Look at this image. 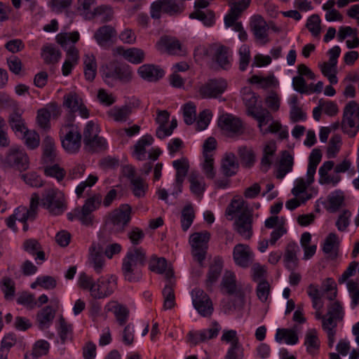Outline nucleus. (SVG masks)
<instances>
[{
  "label": "nucleus",
  "mask_w": 359,
  "mask_h": 359,
  "mask_svg": "<svg viewBox=\"0 0 359 359\" xmlns=\"http://www.w3.org/2000/svg\"><path fill=\"white\" fill-rule=\"evenodd\" d=\"M221 285L229 294H233L235 299L231 304L229 302L223 305L225 313H229L232 310L241 309L245 304V294L241 287L236 283L235 274L229 271L224 273Z\"/></svg>",
  "instance_id": "f257e3e1"
},
{
  "label": "nucleus",
  "mask_w": 359,
  "mask_h": 359,
  "mask_svg": "<svg viewBox=\"0 0 359 359\" xmlns=\"http://www.w3.org/2000/svg\"><path fill=\"white\" fill-rule=\"evenodd\" d=\"M100 72L104 81L111 86L113 85L114 81L127 83L133 79V72L130 67L126 65L110 62L101 66Z\"/></svg>",
  "instance_id": "f03ea898"
},
{
  "label": "nucleus",
  "mask_w": 359,
  "mask_h": 359,
  "mask_svg": "<svg viewBox=\"0 0 359 359\" xmlns=\"http://www.w3.org/2000/svg\"><path fill=\"white\" fill-rule=\"evenodd\" d=\"M39 199V196L37 194H33L31 198L29 208L27 209L24 206H20L16 208L14 211V213L11 215L8 218H7V226L13 231H16L17 228L15 225V222L16 220H18L23 223V230L27 231L28 230V224H27V221L28 219H34L37 213Z\"/></svg>",
  "instance_id": "7ed1b4c3"
},
{
  "label": "nucleus",
  "mask_w": 359,
  "mask_h": 359,
  "mask_svg": "<svg viewBox=\"0 0 359 359\" xmlns=\"http://www.w3.org/2000/svg\"><path fill=\"white\" fill-rule=\"evenodd\" d=\"M131 212L132 209L129 205H121L108 214L105 225L114 233L123 232L131 219Z\"/></svg>",
  "instance_id": "20e7f679"
},
{
  "label": "nucleus",
  "mask_w": 359,
  "mask_h": 359,
  "mask_svg": "<svg viewBox=\"0 0 359 359\" xmlns=\"http://www.w3.org/2000/svg\"><path fill=\"white\" fill-rule=\"evenodd\" d=\"M41 205L53 215H61L67 209V202L64 194L55 189L45 191L41 198Z\"/></svg>",
  "instance_id": "39448f33"
},
{
  "label": "nucleus",
  "mask_w": 359,
  "mask_h": 359,
  "mask_svg": "<svg viewBox=\"0 0 359 359\" xmlns=\"http://www.w3.org/2000/svg\"><path fill=\"white\" fill-rule=\"evenodd\" d=\"M99 127L93 121H89L83 130V143L86 149L90 152L105 150L107 143L104 138L98 135Z\"/></svg>",
  "instance_id": "423d86ee"
},
{
  "label": "nucleus",
  "mask_w": 359,
  "mask_h": 359,
  "mask_svg": "<svg viewBox=\"0 0 359 359\" xmlns=\"http://www.w3.org/2000/svg\"><path fill=\"white\" fill-rule=\"evenodd\" d=\"M101 203L102 196L99 194L87 198L81 208H76V219L86 227L93 226L95 216L93 212L100 208Z\"/></svg>",
  "instance_id": "0eeeda50"
},
{
  "label": "nucleus",
  "mask_w": 359,
  "mask_h": 359,
  "mask_svg": "<svg viewBox=\"0 0 359 359\" xmlns=\"http://www.w3.org/2000/svg\"><path fill=\"white\" fill-rule=\"evenodd\" d=\"M63 148L69 153H75L81 147V135L76 127L71 122L65 125L61 129Z\"/></svg>",
  "instance_id": "6e6552de"
},
{
  "label": "nucleus",
  "mask_w": 359,
  "mask_h": 359,
  "mask_svg": "<svg viewBox=\"0 0 359 359\" xmlns=\"http://www.w3.org/2000/svg\"><path fill=\"white\" fill-rule=\"evenodd\" d=\"M3 162L6 165L20 171L26 170L29 165L27 154L18 148L10 149Z\"/></svg>",
  "instance_id": "1a4fd4ad"
},
{
  "label": "nucleus",
  "mask_w": 359,
  "mask_h": 359,
  "mask_svg": "<svg viewBox=\"0 0 359 359\" xmlns=\"http://www.w3.org/2000/svg\"><path fill=\"white\" fill-rule=\"evenodd\" d=\"M191 296L193 305L197 311L203 317L211 316L213 306L209 296L200 289L192 290Z\"/></svg>",
  "instance_id": "9d476101"
},
{
  "label": "nucleus",
  "mask_w": 359,
  "mask_h": 359,
  "mask_svg": "<svg viewBox=\"0 0 359 359\" xmlns=\"http://www.w3.org/2000/svg\"><path fill=\"white\" fill-rule=\"evenodd\" d=\"M235 231L243 238L249 240L252 236V214L250 210H244L234 222Z\"/></svg>",
  "instance_id": "9b49d317"
},
{
  "label": "nucleus",
  "mask_w": 359,
  "mask_h": 359,
  "mask_svg": "<svg viewBox=\"0 0 359 359\" xmlns=\"http://www.w3.org/2000/svg\"><path fill=\"white\" fill-rule=\"evenodd\" d=\"M227 87L224 79H212L201 86L199 94L203 98H216L222 95Z\"/></svg>",
  "instance_id": "f8f14e48"
},
{
  "label": "nucleus",
  "mask_w": 359,
  "mask_h": 359,
  "mask_svg": "<svg viewBox=\"0 0 359 359\" xmlns=\"http://www.w3.org/2000/svg\"><path fill=\"white\" fill-rule=\"evenodd\" d=\"M88 261L97 273H100L104 265L103 245L99 242H93L89 248Z\"/></svg>",
  "instance_id": "ddd939ff"
},
{
  "label": "nucleus",
  "mask_w": 359,
  "mask_h": 359,
  "mask_svg": "<svg viewBox=\"0 0 359 359\" xmlns=\"http://www.w3.org/2000/svg\"><path fill=\"white\" fill-rule=\"evenodd\" d=\"M172 166L176 170V191H173L172 194L174 196H177L178 194L181 193L182 191V184L188 173L189 164L188 160L186 158H182L180 159L174 161L172 162Z\"/></svg>",
  "instance_id": "4468645a"
},
{
  "label": "nucleus",
  "mask_w": 359,
  "mask_h": 359,
  "mask_svg": "<svg viewBox=\"0 0 359 359\" xmlns=\"http://www.w3.org/2000/svg\"><path fill=\"white\" fill-rule=\"evenodd\" d=\"M233 257L237 265L247 268L252 262L253 253L248 245L237 244L233 248Z\"/></svg>",
  "instance_id": "2eb2a0df"
},
{
  "label": "nucleus",
  "mask_w": 359,
  "mask_h": 359,
  "mask_svg": "<svg viewBox=\"0 0 359 359\" xmlns=\"http://www.w3.org/2000/svg\"><path fill=\"white\" fill-rule=\"evenodd\" d=\"M116 36V31L112 26L100 27L94 34L97 43L104 48H109L113 44V39Z\"/></svg>",
  "instance_id": "dca6fc26"
},
{
  "label": "nucleus",
  "mask_w": 359,
  "mask_h": 359,
  "mask_svg": "<svg viewBox=\"0 0 359 359\" xmlns=\"http://www.w3.org/2000/svg\"><path fill=\"white\" fill-rule=\"evenodd\" d=\"M251 29L260 44H266L268 41V26L266 21L260 15H255L250 22Z\"/></svg>",
  "instance_id": "f3484780"
},
{
  "label": "nucleus",
  "mask_w": 359,
  "mask_h": 359,
  "mask_svg": "<svg viewBox=\"0 0 359 359\" xmlns=\"http://www.w3.org/2000/svg\"><path fill=\"white\" fill-rule=\"evenodd\" d=\"M115 284V279L113 280L110 279H98L97 282L95 283L93 288H90V295L94 299L105 298L113 293Z\"/></svg>",
  "instance_id": "a211bd4d"
},
{
  "label": "nucleus",
  "mask_w": 359,
  "mask_h": 359,
  "mask_svg": "<svg viewBox=\"0 0 359 359\" xmlns=\"http://www.w3.org/2000/svg\"><path fill=\"white\" fill-rule=\"evenodd\" d=\"M219 126L226 132L241 134L243 132L242 121L231 114H224L219 118Z\"/></svg>",
  "instance_id": "6ab92c4d"
},
{
  "label": "nucleus",
  "mask_w": 359,
  "mask_h": 359,
  "mask_svg": "<svg viewBox=\"0 0 359 359\" xmlns=\"http://www.w3.org/2000/svg\"><path fill=\"white\" fill-rule=\"evenodd\" d=\"M140 76L149 82H156L164 75V71L159 67L151 64H145L138 68Z\"/></svg>",
  "instance_id": "aec40b11"
},
{
  "label": "nucleus",
  "mask_w": 359,
  "mask_h": 359,
  "mask_svg": "<svg viewBox=\"0 0 359 359\" xmlns=\"http://www.w3.org/2000/svg\"><path fill=\"white\" fill-rule=\"evenodd\" d=\"M149 268L151 271L164 274L167 280H171L174 277L172 269L168 267L167 261L163 257L153 256L149 260Z\"/></svg>",
  "instance_id": "412c9836"
},
{
  "label": "nucleus",
  "mask_w": 359,
  "mask_h": 359,
  "mask_svg": "<svg viewBox=\"0 0 359 359\" xmlns=\"http://www.w3.org/2000/svg\"><path fill=\"white\" fill-rule=\"evenodd\" d=\"M156 48L161 52H166L170 55L179 54L181 51L180 42L174 38L167 36H162L156 43Z\"/></svg>",
  "instance_id": "4be33fe9"
},
{
  "label": "nucleus",
  "mask_w": 359,
  "mask_h": 359,
  "mask_svg": "<svg viewBox=\"0 0 359 359\" xmlns=\"http://www.w3.org/2000/svg\"><path fill=\"white\" fill-rule=\"evenodd\" d=\"M213 59L218 65L224 69H227L231 65V53L229 48L224 45H214Z\"/></svg>",
  "instance_id": "5701e85b"
},
{
  "label": "nucleus",
  "mask_w": 359,
  "mask_h": 359,
  "mask_svg": "<svg viewBox=\"0 0 359 359\" xmlns=\"http://www.w3.org/2000/svg\"><path fill=\"white\" fill-rule=\"evenodd\" d=\"M250 1L251 0H241L231 4L229 13L224 18L226 27H229V25L238 20L241 13L249 6Z\"/></svg>",
  "instance_id": "b1692460"
},
{
  "label": "nucleus",
  "mask_w": 359,
  "mask_h": 359,
  "mask_svg": "<svg viewBox=\"0 0 359 359\" xmlns=\"http://www.w3.org/2000/svg\"><path fill=\"white\" fill-rule=\"evenodd\" d=\"M190 183L191 192L198 198L201 199L205 190L204 178L198 172L192 171L188 177Z\"/></svg>",
  "instance_id": "393cba45"
},
{
  "label": "nucleus",
  "mask_w": 359,
  "mask_h": 359,
  "mask_svg": "<svg viewBox=\"0 0 359 359\" xmlns=\"http://www.w3.org/2000/svg\"><path fill=\"white\" fill-rule=\"evenodd\" d=\"M128 257H124L122 263V273L126 280L128 282H136L139 280L142 276L140 268L135 266V264L130 262Z\"/></svg>",
  "instance_id": "a878e982"
},
{
  "label": "nucleus",
  "mask_w": 359,
  "mask_h": 359,
  "mask_svg": "<svg viewBox=\"0 0 359 359\" xmlns=\"http://www.w3.org/2000/svg\"><path fill=\"white\" fill-rule=\"evenodd\" d=\"M359 109L358 103L354 101H350L347 103L344 109L343 118L341 121V128L344 131H346V126L349 128H353L355 126V123L353 118V116Z\"/></svg>",
  "instance_id": "bb28decb"
},
{
  "label": "nucleus",
  "mask_w": 359,
  "mask_h": 359,
  "mask_svg": "<svg viewBox=\"0 0 359 359\" xmlns=\"http://www.w3.org/2000/svg\"><path fill=\"white\" fill-rule=\"evenodd\" d=\"M55 310L50 306H46L36 314V321L41 330H44L50 325L55 316Z\"/></svg>",
  "instance_id": "cd10ccee"
},
{
  "label": "nucleus",
  "mask_w": 359,
  "mask_h": 359,
  "mask_svg": "<svg viewBox=\"0 0 359 359\" xmlns=\"http://www.w3.org/2000/svg\"><path fill=\"white\" fill-rule=\"evenodd\" d=\"M239 168L236 157L233 153H228L222 159L221 170L226 177H231L236 174Z\"/></svg>",
  "instance_id": "c85d7f7f"
},
{
  "label": "nucleus",
  "mask_w": 359,
  "mask_h": 359,
  "mask_svg": "<svg viewBox=\"0 0 359 359\" xmlns=\"http://www.w3.org/2000/svg\"><path fill=\"white\" fill-rule=\"evenodd\" d=\"M81 98L76 93H69L64 96L63 106L69 109V121L72 122L74 118V114L78 111L82 104Z\"/></svg>",
  "instance_id": "c756f323"
},
{
  "label": "nucleus",
  "mask_w": 359,
  "mask_h": 359,
  "mask_svg": "<svg viewBox=\"0 0 359 359\" xmlns=\"http://www.w3.org/2000/svg\"><path fill=\"white\" fill-rule=\"evenodd\" d=\"M320 341L315 329L309 330L305 334L304 346L308 353L315 355L318 353Z\"/></svg>",
  "instance_id": "7c9ffc66"
},
{
  "label": "nucleus",
  "mask_w": 359,
  "mask_h": 359,
  "mask_svg": "<svg viewBox=\"0 0 359 359\" xmlns=\"http://www.w3.org/2000/svg\"><path fill=\"white\" fill-rule=\"evenodd\" d=\"M321 158V151L319 149H313L309 157V165L306 174L309 184H311L314 181V175Z\"/></svg>",
  "instance_id": "2f4dec72"
},
{
  "label": "nucleus",
  "mask_w": 359,
  "mask_h": 359,
  "mask_svg": "<svg viewBox=\"0 0 359 359\" xmlns=\"http://www.w3.org/2000/svg\"><path fill=\"white\" fill-rule=\"evenodd\" d=\"M253 117L258 122V128L261 133L263 135V130L266 128L264 126L268 124L270 121H273V118L269 110L262 106L257 108L256 111L252 112L250 115Z\"/></svg>",
  "instance_id": "473e14b6"
},
{
  "label": "nucleus",
  "mask_w": 359,
  "mask_h": 359,
  "mask_svg": "<svg viewBox=\"0 0 359 359\" xmlns=\"http://www.w3.org/2000/svg\"><path fill=\"white\" fill-rule=\"evenodd\" d=\"M292 165L293 157L287 151H283L277 170L276 177L282 180L287 173L292 170Z\"/></svg>",
  "instance_id": "72a5a7b5"
},
{
  "label": "nucleus",
  "mask_w": 359,
  "mask_h": 359,
  "mask_svg": "<svg viewBox=\"0 0 359 359\" xmlns=\"http://www.w3.org/2000/svg\"><path fill=\"white\" fill-rule=\"evenodd\" d=\"M62 55L60 50L53 45L48 44L42 48L41 57L47 65H55L60 59Z\"/></svg>",
  "instance_id": "f704fd0d"
},
{
  "label": "nucleus",
  "mask_w": 359,
  "mask_h": 359,
  "mask_svg": "<svg viewBox=\"0 0 359 359\" xmlns=\"http://www.w3.org/2000/svg\"><path fill=\"white\" fill-rule=\"evenodd\" d=\"M43 158L45 163H48L55 161L56 157L55 146L53 140L46 136L43 141Z\"/></svg>",
  "instance_id": "c9c22d12"
},
{
  "label": "nucleus",
  "mask_w": 359,
  "mask_h": 359,
  "mask_svg": "<svg viewBox=\"0 0 359 359\" xmlns=\"http://www.w3.org/2000/svg\"><path fill=\"white\" fill-rule=\"evenodd\" d=\"M153 137L151 135H144L137 141L134 146L133 155L138 161H142L145 158L146 147L149 146L153 142Z\"/></svg>",
  "instance_id": "e433bc0d"
},
{
  "label": "nucleus",
  "mask_w": 359,
  "mask_h": 359,
  "mask_svg": "<svg viewBox=\"0 0 359 359\" xmlns=\"http://www.w3.org/2000/svg\"><path fill=\"white\" fill-rule=\"evenodd\" d=\"M222 270V262L219 259H215L214 263L210 266L206 280V286L211 289L212 285L217 280Z\"/></svg>",
  "instance_id": "4c0bfd02"
},
{
  "label": "nucleus",
  "mask_w": 359,
  "mask_h": 359,
  "mask_svg": "<svg viewBox=\"0 0 359 359\" xmlns=\"http://www.w3.org/2000/svg\"><path fill=\"white\" fill-rule=\"evenodd\" d=\"M23 249L32 255H36L37 259L41 261L45 260V253L37 240L33 238L25 240L23 243Z\"/></svg>",
  "instance_id": "58836bf2"
},
{
  "label": "nucleus",
  "mask_w": 359,
  "mask_h": 359,
  "mask_svg": "<svg viewBox=\"0 0 359 359\" xmlns=\"http://www.w3.org/2000/svg\"><path fill=\"white\" fill-rule=\"evenodd\" d=\"M298 339V336L293 330L278 328L276 331V340L278 342H281L284 340L286 344L294 345L297 343Z\"/></svg>",
  "instance_id": "ea45409f"
},
{
  "label": "nucleus",
  "mask_w": 359,
  "mask_h": 359,
  "mask_svg": "<svg viewBox=\"0 0 359 359\" xmlns=\"http://www.w3.org/2000/svg\"><path fill=\"white\" fill-rule=\"evenodd\" d=\"M299 249L298 245L295 243H290L287 245L284 261L286 267L293 269L297 264V251Z\"/></svg>",
  "instance_id": "a19ab883"
},
{
  "label": "nucleus",
  "mask_w": 359,
  "mask_h": 359,
  "mask_svg": "<svg viewBox=\"0 0 359 359\" xmlns=\"http://www.w3.org/2000/svg\"><path fill=\"white\" fill-rule=\"evenodd\" d=\"M210 238V234L207 231L192 233L189 238L191 248H208Z\"/></svg>",
  "instance_id": "79ce46f5"
},
{
  "label": "nucleus",
  "mask_w": 359,
  "mask_h": 359,
  "mask_svg": "<svg viewBox=\"0 0 359 359\" xmlns=\"http://www.w3.org/2000/svg\"><path fill=\"white\" fill-rule=\"evenodd\" d=\"M195 218V212L191 203L186 205L182 210L181 225L184 231H187L191 226Z\"/></svg>",
  "instance_id": "37998d69"
},
{
  "label": "nucleus",
  "mask_w": 359,
  "mask_h": 359,
  "mask_svg": "<svg viewBox=\"0 0 359 359\" xmlns=\"http://www.w3.org/2000/svg\"><path fill=\"white\" fill-rule=\"evenodd\" d=\"M132 107L124 105L121 107H115L108 113L109 116L116 121H126L132 112Z\"/></svg>",
  "instance_id": "c03bdc74"
},
{
  "label": "nucleus",
  "mask_w": 359,
  "mask_h": 359,
  "mask_svg": "<svg viewBox=\"0 0 359 359\" xmlns=\"http://www.w3.org/2000/svg\"><path fill=\"white\" fill-rule=\"evenodd\" d=\"M168 283L163 290V295L164 297L163 309H171L175 305V297L172 285L174 283L171 280H168Z\"/></svg>",
  "instance_id": "a18cd8bd"
},
{
  "label": "nucleus",
  "mask_w": 359,
  "mask_h": 359,
  "mask_svg": "<svg viewBox=\"0 0 359 359\" xmlns=\"http://www.w3.org/2000/svg\"><path fill=\"white\" fill-rule=\"evenodd\" d=\"M238 156L242 165L245 168H250L255 162V155L252 149L247 147H241L238 150Z\"/></svg>",
  "instance_id": "49530a36"
},
{
  "label": "nucleus",
  "mask_w": 359,
  "mask_h": 359,
  "mask_svg": "<svg viewBox=\"0 0 359 359\" xmlns=\"http://www.w3.org/2000/svg\"><path fill=\"white\" fill-rule=\"evenodd\" d=\"M1 289L7 301L13 299L15 294V287L14 281L9 277L5 276L1 280Z\"/></svg>",
  "instance_id": "de8ad7c7"
},
{
  "label": "nucleus",
  "mask_w": 359,
  "mask_h": 359,
  "mask_svg": "<svg viewBox=\"0 0 359 359\" xmlns=\"http://www.w3.org/2000/svg\"><path fill=\"white\" fill-rule=\"evenodd\" d=\"M189 17L202 21L206 26H211L215 23V14L212 11H203L196 9L190 14Z\"/></svg>",
  "instance_id": "09e8293b"
},
{
  "label": "nucleus",
  "mask_w": 359,
  "mask_h": 359,
  "mask_svg": "<svg viewBox=\"0 0 359 359\" xmlns=\"http://www.w3.org/2000/svg\"><path fill=\"white\" fill-rule=\"evenodd\" d=\"M245 201L243 198H233L230 205L226 210V215L228 217V219L231 220L233 219V215L236 214H241L244 210H249L248 208H244Z\"/></svg>",
  "instance_id": "8fccbe9b"
},
{
  "label": "nucleus",
  "mask_w": 359,
  "mask_h": 359,
  "mask_svg": "<svg viewBox=\"0 0 359 359\" xmlns=\"http://www.w3.org/2000/svg\"><path fill=\"white\" fill-rule=\"evenodd\" d=\"M125 257H128L129 260L140 269L144 265L146 262V255L142 248H134L129 250Z\"/></svg>",
  "instance_id": "3c124183"
},
{
  "label": "nucleus",
  "mask_w": 359,
  "mask_h": 359,
  "mask_svg": "<svg viewBox=\"0 0 359 359\" xmlns=\"http://www.w3.org/2000/svg\"><path fill=\"white\" fill-rule=\"evenodd\" d=\"M243 101L247 108V113L250 116L252 112L256 111L257 107L256 104L257 102V96L250 89L244 91L243 95Z\"/></svg>",
  "instance_id": "603ef678"
},
{
  "label": "nucleus",
  "mask_w": 359,
  "mask_h": 359,
  "mask_svg": "<svg viewBox=\"0 0 359 359\" xmlns=\"http://www.w3.org/2000/svg\"><path fill=\"white\" fill-rule=\"evenodd\" d=\"M8 123L15 133L20 132L22 133L27 130L24 120L18 112H13L9 116Z\"/></svg>",
  "instance_id": "864d4df0"
},
{
  "label": "nucleus",
  "mask_w": 359,
  "mask_h": 359,
  "mask_svg": "<svg viewBox=\"0 0 359 359\" xmlns=\"http://www.w3.org/2000/svg\"><path fill=\"white\" fill-rule=\"evenodd\" d=\"M125 59L133 64H140L144 60L145 54L143 50L137 48H130L126 50Z\"/></svg>",
  "instance_id": "5fc2aeb1"
},
{
  "label": "nucleus",
  "mask_w": 359,
  "mask_h": 359,
  "mask_svg": "<svg viewBox=\"0 0 359 359\" xmlns=\"http://www.w3.org/2000/svg\"><path fill=\"white\" fill-rule=\"evenodd\" d=\"M131 190L133 194L137 197H143L147 189V185L145 181L140 177H137L130 182Z\"/></svg>",
  "instance_id": "6e6d98bb"
},
{
  "label": "nucleus",
  "mask_w": 359,
  "mask_h": 359,
  "mask_svg": "<svg viewBox=\"0 0 359 359\" xmlns=\"http://www.w3.org/2000/svg\"><path fill=\"white\" fill-rule=\"evenodd\" d=\"M341 145V137L339 135H333L329 142L327 149V158H334L340 150Z\"/></svg>",
  "instance_id": "4d7b16f0"
},
{
  "label": "nucleus",
  "mask_w": 359,
  "mask_h": 359,
  "mask_svg": "<svg viewBox=\"0 0 359 359\" xmlns=\"http://www.w3.org/2000/svg\"><path fill=\"white\" fill-rule=\"evenodd\" d=\"M184 121L187 125H191L196 119V105L189 102L183 107Z\"/></svg>",
  "instance_id": "13d9d810"
},
{
  "label": "nucleus",
  "mask_w": 359,
  "mask_h": 359,
  "mask_svg": "<svg viewBox=\"0 0 359 359\" xmlns=\"http://www.w3.org/2000/svg\"><path fill=\"white\" fill-rule=\"evenodd\" d=\"M327 316H332L341 321L344 318V310L339 302L336 301L327 306Z\"/></svg>",
  "instance_id": "bf43d9fd"
},
{
  "label": "nucleus",
  "mask_w": 359,
  "mask_h": 359,
  "mask_svg": "<svg viewBox=\"0 0 359 359\" xmlns=\"http://www.w3.org/2000/svg\"><path fill=\"white\" fill-rule=\"evenodd\" d=\"M239 69L245 71L250 60V48L246 45H243L239 49Z\"/></svg>",
  "instance_id": "052dcab7"
},
{
  "label": "nucleus",
  "mask_w": 359,
  "mask_h": 359,
  "mask_svg": "<svg viewBox=\"0 0 359 359\" xmlns=\"http://www.w3.org/2000/svg\"><path fill=\"white\" fill-rule=\"evenodd\" d=\"M79 39V34L78 32H73L71 33H60L56 36L57 42L62 47L66 46L69 41L74 43L77 42Z\"/></svg>",
  "instance_id": "680f3d73"
},
{
  "label": "nucleus",
  "mask_w": 359,
  "mask_h": 359,
  "mask_svg": "<svg viewBox=\"0 0 359 359\" xmlns=\"http://www.w3.org/2000/svg\"><path fill=\"white\" fill-rule=\"evenodd\" d=\"M23 133L25 142L27 147L33 149L39 145V135L36 132L26 130Z\"/></svg>",
  "instance_id": "e2e57ef3"
},
{
  "label": "nucleus",
  "mask_w": 359,
  "mask_h": 359,
  "mask_svg": "<svg viewBox=\"0 0 359 359\" xmlns=\"http://www.w3.org/2000/svg\"><path fill=\"white\" fill-rule=\"evenodd\" d=\"M306 27L314 36H318L320 32V19L318 15H312L307 20Z\"/></svg>",
  "instance_id": "0e129e2a"
},
{
  "label": "nucleus",
  "mask_w": 359,
  "mask_h": 359,
  "mask_svg": "<svg viewBox=\"0 0 359 359\" xmlns=\"http://www.w3.org/2000/svg\"><path fill=\"white\" fill-rule=\"evenodd\" d=\"M93 15L101 16L102 22L110 21L113 18L114 13L107 6H100L95 8Z\"/></svg>",
  "instance_id": "69168bd1"
},
{
  "label": "nucleus",
  "mask_w": 359,
  "mask_h": 359,
  "mask_svg": "<svg viewBox=\"0 0 359 359\" xmlns=\"http://www.w3.org/2000/svg\"><path fill=\"white\" fill-rule=\"evenodd\" d=\"M221 340L226 341V343H229L231 344L230 347L235 348L241 346V344L239 343L237 333L235 330H224Z\"/></svg>",
  "instance_id": "338daca9"
},
{
  "label": "nucleus",
  "mask_w": 359,
  "mask_h": 359,
  "mask_svg": "<svg viewBox=\"0 0 359 359\" xmlns=\"http://www.w3.org/2000/svg\"><path fill=\"white\" fill-rule=\"evenodd\" d=\"M203 171L208 179H213L215 176V170L214 168V158L212 156H206L204 157L203 163Z\"/></svg>",
  "instance_id": "774afa93"
}]
</instances>
